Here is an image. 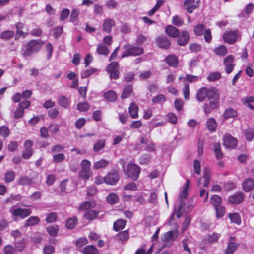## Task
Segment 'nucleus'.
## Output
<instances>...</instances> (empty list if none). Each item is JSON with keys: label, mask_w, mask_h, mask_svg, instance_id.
Instances as JSON below:
<instances>
[{"label": "nucleus", "mask_w": 254, "mask_h": 254, "mask_svg": "<svg viewBox=\"0 0 254 254\" xmlns=\"http://www.w3.org/2000/svg\"><path fill=\"white\" fill-rule=\"evenodd\" d=\"M9 212L11 214L13 220L17 221L19 218L24 219L30 216L32 213V210L29 208L16 207V205H15L9 209Z\"/></svg>", "instance_id": "1"}, {"label": "nucleus", "mask_w": 254, "mask_h": 254, "mask_svg": "<svg viewBox=\"0 0 254 254\" xmlns=\"http://www.w3.org/2000/svg\"><path fill=\"white\" fill-rule=\"evenodd\" d=\"M42 47V43L40 40H32L25 46V49L23 52L22 55L24 58L30 57L40 51Z\"/></svg>", "instance_id": "2"}, {"label": "nucleus", "mask_w": 254, "mask_h": 254, "mask_svg": "<svg viewBox=\"0 0 254 254\" xmlns=\"http://www.w3.org/2000/svg\"><path fill=\"white\" fill-rule=\"evenodd\" d=\"M126 50L121 56V58H124L129 56H137L142 55L144 52V49L141 47L133 46L130 43H127L124 46Z\"/></svg>", "instance_id": "3"}, {"label": "nucleus", "mask_w": 254, "mask_h": 254, "mask_svg": "<svg viewBox=\"0 0 254 254\" xmlns=\"http://www.w3.org/2000/svg\"><path fill=\"white\" fill-rule=\"evenodd\" d=\"M207 99L209 101V106L211 109L217 108L220 100L219 90L214 87L209 88Z\"/></svg>", "instance_id": "4"}, {"label": "nucleus", "mask_w": 254, "mask_h": 254, "mask_svg": "<svg viewBox=\"0 0 254 254\" xmlns=\"http://www.w3.org/2000/svg\"><path fill=\"white\" fill-rule=\"evenodd\" d=\"M91 162L87 159H83L81 163V169L79 176L82 179L87 180L92 175L91 170Z\"/></svg>", "instance_id": "5"}, {"label": "nucleus", "mask_w": 254, "mask_h": 254, "mask_svg": "<svg viewBox=\"0 0 254 254\" xmlns=\"http://www.w3.org/2000/svg\"><path fill=\"white\" fill-rule=\"evenodd\" d=\"M241 36L238 30L229 31L225 32L223 36V39L225 43L229 44H234Z\"/></svg>", "instance_id": "6"}, {"label": "nucleus", "mask_w": 254, "mask_h": 254, "mask_svg": "<svg viewBox=\"0 0 254 254\" xmlns=\"http://www.w3.org/2000/svg\"><path fill=\"white\" fill-rule=\"evenodd\" d=\"M140 168L135 164H129L127 168V176L133 181L136 180L140 173Z\"/></svg>", "instance_id": "7"}, {"label": "nucleus", "mask_w": 254, "mask_h": 254, "mask_svg": "<svg viewBox=\"0 0 254 254\" xmlns=\"http://www.w3.org/2000/svg\"><path fill=\"white\" fill-rule=\"evenodd\" d=\"M118 67L119 63L117 62H111L107 66L106 71L110 74L111 79L117 80L119 78Z\"/></svg>", "instance_id": "8"}, {"label": "nucleus", "mask_w": 254, "mask_h": 254, "mask_svg": "<svg viewBox=\"0 0 254 254\" xmlns=\"http://www.w3.org/2000/svg\"><path fill=\"white\" fill-rule=\"evenodd\" d=\"M234 61L235 58L232 55H228L224 58L223 63L225 66V71L227 74H229L233 71L235 66Z\"/></svg>", "instance_id": "9"}, {"label": "nucleus", "mask_w": 254, "mask_h": 254, "mask_svg": "<svg viewBox=\"0 0 254 254\" xmlns=\"http://www.w3.org/2000/svg\"><path fill=\"white\" fill-rule=\"evenodd\" d=\"M238 139L230 134H226L223 137V145L227 149H232L236 147Z\"/></svg>", "instance_id": "10"}, {"label": "nucleus", "mask_w": 254, "mask_h": 254, "mask_svg": "<svg viewBox=\"0 0 254 254\" xmlns=\"http://www.w3.org/2000/svg\"><path fill=\"white\" fill-rule=\"evenodd\" d=\"M119 178L120 176L118 171L113 170L104 177V181L107 184L115 185L118 182Z\"/></svg>", "instance_id": "11"}, {"label": "nucleus", "mask_w": 254, "mask_h": 254, "mask_svg": "<svg viewBox=\"0 0 254 254\" xmlns=\"http://www.w3.org/2000/svg\"><path fill=\"white\" fill-rule=\"evenodd\" d=\"M176 38L177 44L180 46H184L189 42L190 37L189 32L184 30L179 32Z\"/></svg>", "instance_id": "12"}, {"label": "nucleus", "mask_w": 254, "mask_h": 254, "mask_svg": "<svg viewBox=\"0 0 254 254\" xmlns=\"http://www.w3.org/2000/svg\"><path fill=\"white\" fill-rule=\"evenodd\" d=\"M239 246V244L235 242V238L231 237L229 239L227 247L225 251V253L226 254H233Z\"/></svg>", "instance_id": "13"}, {"label": "nucleus", "mask_w": 254, "mask_h": 254, "mask_svg": "<svg viewBox=\"0 0 254 254\" xmlns=\"http://www.w3.org/2000/svg\"><path fill=\"white\" fill-rule=\"evenodd\" d=\"M158 47L161 49H168L171 46V42L167 37L164 35L159 36L156 40Z\"/></svg>", "instance_id": "14"}, {"label": "nucleus", "mask_w": 254, "mask_h": 254, "mask_svg": "<svg viewBox=\"0 0 254 254\" xmlns=\"http://www.w3.org/2000/svg\"><path fill=\"white\" fill-rule=\"evenodd\" d=\"M15 27L16 28V33L15 35V39L17 40L20 37L25 38L29 34L27 31L24 32L23 30L25 28L24 23L18 22L15 24Z\"/></svg>", "instance_id": "15"}, {"label": "nucleus", "mask_w": 254, "mask_h": 254, "mask_svg": "<svg viewBox=\"0 0 254 254\" xmlns=\"http://www.w3.org/2000/svg\"><path fill=\"white\" fill-rule=\"evenodd\" d=\"M243 193L238 192L229 197V202L232 204H238L243 201Z\"/></svg>", "instance_id": "16"}, {"label": "nucleus", "mask_w": 254, "mask_h": 254, "mask_svg": "<svg viewBox=\"0 0 254 254\" xmlns=\"http://www.w3.org/2000/svg\"><path fill=\"white\" fill-rule=\"evenodd\" d=\"M115 22L114 20L107 18L104 20L102 26L103 31L107 33H110L111 32L112 28L115 25Z\"/></svg>", "instance_id": "17"}, {"label": "nucleus", "mask_w": 254, "mask_h": 254, "mask_svg": "<svg viewBox=\"0 0 254 254\" xmlns=\"http://www.w3.org/2000/svg\"><path fill=\"white\" fill-rule=\"evenodd\" d=\"M209 88L202 87L197 92L196 98L199 102H203L207 98Z\"/></svg>", "instance_id": "18"}, {"label": "nucleus", "mask_w": 254, "mask_h": 254, "mask_svg": "<svg viewBox=\"0 0 254 254\" xmlns=\"http://www.w3.org/2000/svg\"><path fill=\"white\" fill-rule=\"evenodd\" d=\"M254 10V4L252 3L248 4L244 9L238 15L239 17L247 18Z\"/></svg>", "instance_id": "19"}, {"label": "nucleus", "mask_w": 254, "mask_h": 254, "mask_svg": "<svg viewBox=\"0 0 254 254\" xmlns=\"http://www.w3.org/2000/svg\"><path fill=\"white\" fill-rule=\"evenodd\" d=\"M165 31L167 35L172 38H176L180 32L177 28L171 25H167Z\"/></svg>", "instance_id": "20"}, {"label": "nucleus", "mask_w": 254, "mask_h": 254, "mask_svg": "<svg viewBox=\"0 0 254 254\" xmlns=\"http://www.w3.org/2000/svg\"><path fill=\"white\" fill-rule=\"evenodd\" d=\"M184 6L186 7L187 12L189 13L193 12V10L197 7L195 3V0H186L184 2Z\"/></svg>", "instance_id": "21"}, {"label": "nucleus", "mask_w": 254, "mask_h": 254, "mask_svg": "<svg viewBox=\"0 0 254 254\" xmlns=\"http://www.w3.org/2000/svg\"><path fill=\"white\" fill-rule=\"evenodd\" d=\"M213 149L215 156L217 160H220L223 157L220 142H215L213 144Z\"/></svg>", "instance_id": "22"}, {"label": "nucleus", "mask_w": 254, "mask_h": 254, "mask_svg": "<svg viewBox=\"0 0 254 254\" xmlns=\"http://www.w3.org/2000/svg\"><path fill=\"white\" fill-rule=\"evenodd\" d=\"M242 186L245 192H250L254 188V180L250 178L246 179L242 184Z\"/></svg>", "instance_id": "23"}, {"label": "nucleus", "mask_w": 254, "mask_h": 254, "mask_svg": "<svg viewBox=\"0 0 254 254\" xmlns=\"http://www.w3.org/2000/svg\"><path fill=\"white\" fill-rule=\"evenodd\" d=\"M212 174L211 170L208 168H205L203 170V178L204 179V187H208L211 179Z\"/></svg>", "instance_id": "24"}, {"label": "nucleus", "mask_w": 254, "mask_h": 254, "mask_svg": "<svg viewBox=\"0 0 254 254\" xmlns=\"http://www.w3.org/2000/svg\"><path fill=\"white\" fill-rule=\"evenodd\" d=\"M128 111L130 117L133 119H137L138 117V107L137 105L134 102L130 104Z\"/></svg>", "instance_id": "25"}, {"label": "nucleus", "mask_w": 254, "mask_h": 254, "mask_svg": "<svg viewBox=\"0 0 254 254\" xmlns=\"http://www.w3.org/2000/svg\"><path fill=\"white\" fill-rule=\"evenodd\" d=\"M167 64L173 67H177L178 65V59L176 56L174 55H168L166 58Z\"/></svg>", "instance_id": "26"}, {"label": "nucleus", "mask_w": 254, "mask_h": 254, "mask_svg": "<svg viewBox=\"0 0 254 254\" xmlns=\"http://www.w3.org/2000/svg\"><path fill=\"white\" fill-rule=\"evenodd\" d=\"M81 252L83 254H99L98 250L93 245L86 246Z\"/></svg>", "instance_id": "27"}, {"label": "nucleus", "mask_w": 254, "mask_h": 254, "mask_svg": "<svg viewBox=\"0 0 254 254\" xmlns=\"http://www.w3.org/2000/svg\"><path fill=\"white\" fill-rule=\"evenodd\" d=\"M57 103L60 106L64 108H67L70 105L69 100L64 95L59 96Z\"/></svg>", "instance_id": "28"}, {"label": "nucleus", "mask_w": 254, "mask_h": 254, "mask_svg": "<svg viewBox=\"0 0 254 254\" xmlns=\"http://www.w3.org/2000/svg\"><path fill=\"white\" fill-rule=\"evenodd\" d=\"M99 213V211L89 210L85 212L84 214V217L86 219L89 221H92L97 217Z\"/></svg>", "instance_id": "29"}, {"label": "nucleus", "mask_w": 254, "mask_h": 254, "mask_svg": "<svg viewBox=\"0 0 254 254\" xmlns=\"http://www.w3.org/2000/svg\"><path fill=\"white\" fill-rule=\"evenodd\" d=\"M107 202L110 205H114L119 201V197L115 193H110L106 198Z\"/></svg>", "instance_id": "30"}, {"label": "nucleus", "mask_w": 254, "mask_h": 254, "mask_svg": "<svg viewBox=\"0 0 254 254\" xmlns=\"http://www.w3.org/2000/svg\"><path fill=\"white\" fill-rule=\"evenodd\" d=\"M15 177V173L13 170H8L4 174V180L5 183H9L13 181Z\"/></svg>", "instance_id": "31"}, {"label": "nucleus", "mask_w": 254, "mask_h": 254, "mask_svg": "<svg viewBox=\"0 0 254 254\" xmlns=\"http://www.w3.org/2000/svg\"><path fill=\"white\" fill-rule=\"evenodd\" d=\"M46 230L50 236L54 237L57 235L59 227L57 225H50L46 228Z\"/></svg>", "instance_id": "32"}, {"label": "nucleus", "mask_w": 254, "mask_h": 254, "mask_svg": "<svg viewBox=\"0 0 254 254\" xmlns=\"http://www.w3.org/2000/svg\"><path fill=\"white\" fill-rule=\"evenodd\" d=\"M39 222L40 219L38 217L32 216L25 221L24 225L25 227L32 226L38 224Z\"/></svg>", "instance_id": "33"}, {"label": "nucleus", "mask_w": 254, "mask_h": 254, "mask_svg": "<svg viewBox=\"0 0 254 254\" xmlns=\"http://www.w3.org/2000/svg\"><path fill=\"white\" fill-rule=\"evenodd\" d=\"M189 183V180H187L185 185L182 188L179 196L180 202L183 201V199H185L187 198V190Z\"/></svg>", "instance_id": "34"}, {"label": "nucleus", "mask_w": 254, "mask_h": 254, "mask_svg": "<svg viewBox=\"0 0 254 254\" xmlns=\"http://www.w3.org/2000/svg\"><path fill=\"white\" fill-rule=\"evenodd\" d=\"M133 92L132 85H127L124 88L121 95L122 99H126L129 97Z\"/></svg>", "instance_id": "35"}, {"label": "nucleus", "mask_w": 254, "mask_h": 254, "mask_svg": "<svg viewBox=\"0 0 254 254\" xmlns=\"http://www.w3.org/2000/svg\"><path fill=\"white\" fill-rule=\"evenodd\" d=\"M80 13L79 9L74 8L72 10L70 15L69 21L72 23L76 24L78 22V17Z\"/></svg>", "instance_id": "36"}, {"label": "nucleus", "mask_w": 254, "mask_h": 254, "mask_svg": "<svg viewBox=\"0 0 254 254\" xmlns=\"http://www.w3.org/2000/svg\"><path fill=\"white\" fill-rule=\"evenodd\" d=\"M117 239L121 241L122 243L127 242L129 238V233L127 230H125L119 232L116 235Z\"/></svg>", "instance_id": "37"}, {"label": "nucleus", "mask_w": 254, "mask_h": 254, "mask_svg": "<svg viewBox=\"0 0 254 254\" xmlns=\"http://www.w3.org/2000/svg\"><path fill=\"white\" fill-rule=\"evenodd\" d=\"M96 52L98 54L102 55L105 56H107L109 53L108 47L103 44H99L97 45Z\"/></svg>", "instance_id": "38"}, {"label": "nucleus", "mask_w": 254, "mask_h": 254, "mask_svg": "<svg viewBox=\"0 0 254 254\" xmlns=\"http://www.w3.org/2000/svg\"><path fill=\"white\" fill-rule=\"evenodd\" d=\"M146 244H143L136 251L134 254H152L153 246H151L147 251L146 250Z\"/></svg>", "instance_id": "39"}, {"label": "nucleus", "mask_w": 254, "mask_h": 254, "mask_svg": "<svg viewBox=\"0 0 254 254\" xmlns=\"http://www.w3.org/2000/svg\"><path fill=\"white\" fill-rule=\"evenodd\" d=\"M104 96L105 99L110 102H114L117 99V95L116 93L112 90L106 92L104 94Z\"/></svg>", "instance_id": "40"}, {"label": "nucleus", "mask_w": 254, "mask_h": 254, "mask_svg": "<svg viewBox=\"0 0 254 254\" xmlns=\"http://www.w3.org/2000/svg\"><path fill=\"white\" fill-rule=\"evenodd\" d=\"M207 127L210 132H214L216 130L217 127V123L214 118H211L207 120Z\"/></svg>", "instance_id": "41"}, {"label": "nucleus", "mask_w": 254, "mask_h": 254, "mask_svg": "<svg viewBox=\"0 0 254 254\" xmlns=\"http://www.w3.org/2000/svg\"><path fill=\"white\" fill-rule=\"evenodd\" d=\"M242 102L244 105L248 107L251 109H254V106L251 104V103L252 102L254 103V96H247L245 98L242 99Z\"/></svg>", "instance_id": "42"}, {"label": "nucleus", "mask_w": 254, "mask_h": 254, "mask_svg": "<svg viewBox=\"0 0 254 254\" xmlns=\"http://www.w3.org/2000/svg\"><path fill=\"white\" fill-rule=\"evenodd\" d=\"M237 115V111L232 108L227 109L223 114V117L227 119L230 118H234Z\"/></svg>", "instance_id": "43"}, {"label": "nucleus", "mask_w": 254, "mask_h": 254, "mask_svg": "<svg viewBox=\"0 0 254 254\" xmlns=\"http://www.w3.org/2000/svg\"><path fill=\"white\" fill-rule=\"evenodd\" d=\"M126 225V221L123 219H119L114 222L113 229L116 231L123 229Z\"/></svg>", "instance_id": "44"}, {"label": "nucleus", "mask_w": 254, "mask_h": 254, "mask_svg": "<svg viewBox=\"0 0 254 254\" xmlns=\"http://www.w3.org/2000/svg\"><path fill=\"white\" fill-rule=\"evenodd\" d=\"M109 163V162L105 159H101L96 161L94 163L93 168L95 169H100L105 167Z\"/></svg>", "instance_id": "45"}, {"label": "nucleus", "mask_w": 254, "mask_h": 254, "mask_svg": "<svg viewBox=\"0 0 254 254\" xmlns=\"http://www.w3.org/2000/svg\"><path fill=\"white\" fill-rule=\"evenodd\" d=\"M78 220L75 216L69 218L66 223V227L67 229H73L77 224Z\"/></svg>", "instance_id": "46"}, {"label": "nucleus", "mask_w": 254, "mask_h": 254, "mask_svg": "<svg viewBox=\"0 0 254 254\" xmlns=\"http://www.w3.org/2000/svg\"><path fill=\"white\" fill-rule=\"evenodd\" d=\"M215 53L218 56H224L227 53V49L225 46L221 45L215 48Z\"/></svg>", "instance_id": "47"}, {"label": "nucleus", "mask_w": 254, "mask_h": 254, "mask_svg": "<svg viewBox=\"0 0 254 254\" xmlns=\"http://www.w3.org/2000/svg\"><path fill=\"white\" fill-rule=\"evenodd\" d=\"M232 223H234L237 225L241 223V219L240 216L238 213H230L228 216Z\"/></svg>", "instance_id": "48"}, {"label": "nucleus", "mask_w": 254, "mask_h": 254, "mask_svg": "<svg viewBox=\"0 0 254 254\" xmlns=\"http://www.w3.org/2000/svg\"><path fill=\"white\" fill-rule=\"evenodd\" d=\"M33 182L31 178L27 176L20 177L18 181V184L22 186H27L31 185Z\"/></svg>", "instance_id": "49"}, {"label": "nucleus", "mask_w": 254, "mask_h": 254, "mask_svg": "<svg viewBox=\"0 0 254 254\" xmlns=\"http://www.w3.org/2000/svg\"><path fill=\"white\" fill-rule=\"evenodd\" d=\"M135 74L132 71H127L124 74L123 81L126 82H130L134 80Z\"/></svg>", "instance_id": "50"}, {"label": "nucleus", "mask_w": 254, "mask_h": 254, "mask_svg": "<svg viewBox=\"0 0 254 254\" xmlns=\"http://www.w3.org/2000/svg\"><path fill=\"white\" fill-rule=\"evenodd\" d=\"M244 135L248 141H251L254 137V129L248 128L244 131Z\"/></svg>", "instance_id": "51"}, {"label": "nucleus", "mask_w": 254, "mask_h": 254, "mask_svg": "<svg viewBox=\"0 0 254 254\" xmlns=\"http://www.w3.org/2000/svg\"><path fill=\"white\" fill-rule=\"evenodd\" d=\"M14 35V33L11 30L4 31L0 35V38L4 40H8L11 39Z\"/></svg>", "instance_id": "52"}, {"label": "nucleus", "mask_w": 254, "mask_h": 254, "mask_svg": "<svg viewBox=\"0 0 254 254\" xmlns=\"http://www.w3.org/2000/svg\"><path fill=\"white\" fill-rule=\"evenodd\" d=\"M95 204L91 201H86L82 203L79 207V210L81 211L89 210L88 209L94 208Z\"/></svg>", "instance_id": "53"}, {"label": "nucleus", "mask_w": 254, "mask_h": 254, "mask_svg": "<svg viewBox=\"0 0 254 254\" xmlns=\"http://www.w3.org/2000/svg\"><path fill=\"white\" fill-rule=\"evenodd\" d=\"M97 71V69L94 68H90V69L85 70L81 73L82 78H85L89 77Z\"/></svg>", "instance_id": "54"}, {"label": "nucleus", "mask_w": 254, "mask_h": 254, "mask_svg": "<svg viewBox=\"0 0 254 254\" xmlns=\"http://www.w3.org/2000/svg\"><path fill=\"white\" fill-rule=\"evenodd\" d=\"M222 201L221 197L216 195H213L211 198V203L214 208L220 206Z\"/></svg>", "instance_id": "55"}, {"label": "nucleus", "mask_w": 254, "mask_h": 254, "mask_svg": "<svg viewBox=\"0 0 254 254\" xmlns=\"http://www.w3.org/2000/svg\"><path fill=\"white\" fill-rule=\"evenodd\" d=\"M105 145V140H99L94 145L93 150L95 152H98L101 150Z\"/></svg>", "instance_id": "56"}, {"label": "nucleus", "mask_w": 254, "mask_h": 254, "mask_svg": "<svg viewBox=\"0 0 254 254\" xmlns=\"http://www.w3.org/2000/svg\"><path fill=\"white\" fill-rule=\"evenodd\" d=\"M194 32L196 36H201L205 32V26L203 24H198L194 28Z\"/></svg>", "instance_id": "57"}, {"label": "nucleus", "mask_w": 254, "mask_h": 254, "mask_svg": "<svg viewBox=\"0 0 254 254\" xmlns=\"http://www.w3.org/2000/svg\"><path fill=\"white\" fill-rule=\"evenodd\" d=\"M221 77V73L219 72H213L209 74L207 79L209 81L214 82L218 80Z\"/></svg>", "instance_id": "58"}, {"label": "nucleus", "mask_w": 254, "mask_h": 254, "mask_svg": "<svg viewBox=\"0 0 254 254\" xmlns=\"http://www.w3.org/2000/svg\"><path fill=\"white\" fill-rule=\"evenodd\" d=\"M220 236V234L214 232L212 234L208 235L207 240L210 243L217 242L218 241Z\"/></svg>", "instance_id": "59"}, {"label": "nucleus", "mask_w": 254, "mask_h": 254, "mask_svg": "<svg viewBox=\"0 0 254 254\" xmlns=\"http://www.w3.org/2000/svg\"><path fill=\"white\" fill-rule=\"evenodd\" d=\"M172 23L176 26L181 27L184 24V20L178 15L172 17Z\"/></svg>", "instance_id": "60"}, {"label": "nucleus", "mask_w": 254, "mask_h": 254, "mask_svg": "<svg viewBox=\"0 0 254 254\" xmlns=\"http://www.w3.org/2000/svg\"><path fill=\"white\" fill-rule=\"evenodd\" d=\"M22 199V196L20 194H11L10 196L7 198L5 201V203H12L14 201H20Z\"/></svg>", "instance_id": "61"}, {"label": "nucleus", "mask_w": 254, "mask_h": 254, "mask_svg": "<svg viewBox=\"0 0 254 254\" xmlns=\"http://www.w3.org/2000/svg\"><path fill=\"white\" fill-rule=\"evenodd\" d=\"M57 220V215L55 212H51L49 213L45 219L47 223H52L55 222Z\"/></svg>", "instance_id": "62"}, {"label": "nucleus", "mask_w": 254, "mask_h": 254, "mask_svg": "<svg viewBox=\"0 0 254 254\" xmlns=\"http://www.w3.org/2000/svg\"><path fill=\"white\" fill-rule=\"evenodd\" d=\"M26 246V244L24 240H21L15 243L14 249L15 251L21 252L23 251Z\"/></svg>", "instance_id": "63"}, {"label": "nucleus", "mask_w": 254, "mask_h": 254, "mask_svg": "<svg viewBox=\"0 0 254 254\" xmlns=\"http://www.w3.org/2000/svg\"><path fill=\"white\" fill-rule=\"evenodd\" d=\"M65 158V155L63 153L56 154L53 155V161L56 163L63 162Z\"/></svg>", "instance_id": "64"}]
</instances>
